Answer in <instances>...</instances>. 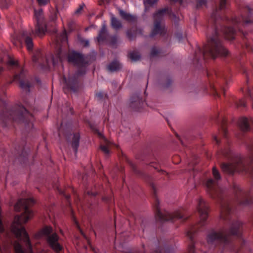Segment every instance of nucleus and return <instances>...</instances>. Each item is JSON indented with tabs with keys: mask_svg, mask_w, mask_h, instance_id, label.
Masks as SVG:
<instances>
[{
	"mask_svg": "<svg viewBox=\"0 0 253 253\" xmlns=\"http://www.w3.org/2000/svg\"><path fill=\"white\" fill-rule=\"evenodd\" d=\"M212 175L213 179H208L206 185L209 194L218 203L220 218L224 225L218 231L213 230L210 232L207 236V242L210 246L218 248L221 252L239 253L246 246V241L242 237V223L232 217V208L235 204L251 205L253 204V198L249 192L234 185V199L231 200L225 189L219 184L221 177L215 167L212 168Z\"/></svg>",
	"mask_w": 253,
	"mask_h": 253,
	"instance_id": "obj_1",
	"label": "nucleus"
},
{
	"mask_svg": "<svg viewBox=\"0 0 253 253\" xmlns=\"http://www.w3.org/2000/svg\"><path fill=\"white\" fill-rule=\"evenodd\" d=\"M227 0H220L219 7L213 11L208 22L207 43L203 48L198 46L195 51L193 63L197 68H203L209 58L215 59L218 56H228V51L223 45L220 36L230 41L234 39L237 32L241 34L243 41L241 46L248 51H253V40L249 39L243 28L253 24V9L249 6L241 8V16L231 19L225 16L222 10L226 8Z\"/></svg>",
	"mask_w": 253,
	"mask_h": 253,
	"instance_id": "obj_2",
	"label": "nucleus"
},
{
	"mask_svg": "<svg viewBox=\"0 0 253 253\" xmlns=\"http://www.w3.org/2000/svg\"><path fill=\"white\" fill-rule=\"evenodd\" d=\"M34 23L35 30H32L31 31H21L17 37V40L20 45L23 43L24 44L27 50L32 54L33 62L41 69H44L47 68L51 62L55 65L59 61H62V51L61 49H59L56 57L51 55L49 59L44 56V53L40 49H37L34 51L32 35L34 34L38 36H42L45 34L46 29L42 9H35Z\"/></svg>",
	"mask_w": 253,
	"mask_h": 253,
	"instance_id": "obj_3",
	"label": "nucleus"
},
{
	"mask_svg": "<svg viewBox=\"0 0 253 253\" xmlns=\"http://www.w3.org/2000/svg\"><path fill=\"white\" fill-rule=\"evenodd\" d=\"M35 204V201L31 198H20L14 206L16 211L19 212L23 211V212L20 215H16L14 217V221L11 225V230L16 238L22 240L27 248L31 249L32 245L29 235L23 226V223H26L33 216V211L30 208Z\"/></svg>",
	"mask_w": 253,
	"mask_h": 253,
	"instance_id": "obj_4",
	"label": "nucleus"
},
{
	"mask_svg": "<svg viewBox=\"0 0 253 253\" xmlns=\"http://www.w3.org/2000/svg\"><path fill=\"white\" fill-rule=\"evenodd\" d=\"M4 91L2 94H0V120L3 126L7 127L13 123H17L24 124L26 129H31L33 126V115L22 105L9 108L4 100Z\"/></svg>",
	"mask_w": 253,
	"mask_h": 253,
	"instance_id": "obj_5",
	"label": "nucleus"
},
{
	"mask_svg": "<svg viewBox=\"0 0 253 253\" xmlns=\"http://www.w3.org/2000/svg\"><path fill=\"white\" fill-rule=\"evenodd\" d=\"M68 61L77 68V71L72 76L67 79L63 77V82L65 84L64 89L76 92L80 86L79 77L86 73L87 66L90 64L89 56L80 52L72 51L68 54Z\"/></svg>",
	"mask_w": 253,
	"mask_h": 253,
	"instance_id": "obj_6",
	"label": "nucleus"
},
{
	"mask_svg": "<svg viewBox=\"0 0 253 253\" xmlns=\"http://www.w3.org/2000/svg\"><path fill=\"white\" fill-rule=\"evenodd\" d=\"M128 163L133 172L143 177L150 184L155 201L153 207L155 209V218L157 221L163 222L168 221L174 222L177 220H181L183 221L187 220V217L185 215L183 210L177 211L172 213L166 211H165L164 212H162L160 208V202L156 195V188L153 181L152 178L146 173L139 170L132 162H128Z\"/></svg>",
	"mask_w": 253,
	"mask_h": 253,
	"instance_id": "obj_7",
	"label": "nucleus"
},
{
	"mask_svg": "<svg viewBox=\"0 0 253 253\" xmlns=\"http://www.w3.org/2000/svg\"><path fill=\"white\" fill-rule=\"evenodd\" d=\"M208 84L207 89L210 90L211 93L215 97H219L220 92L225 94V85H227L231 80L229 71L223 72L217 69L207 70Z\"/></svg>",
	"mask_w": 253,
	"mask_h": 253,
	"instance_id": "obj_8",
	"label": "nucleus"
},
{
	"mask_svg": "<svg viewBox=\"0 0 253 253\" xmlns=\"http://www.w3.org/2000/svg\"><path fill=\"white\" fill-rule=\"evenodd\" d=\"M58 135L59 137L63 136L66 138L68 142L71 145L75 154L76 155L80 140L79 132H74L73 127L70 125L64 126V123L62 122L58 128Z\"/></svg>",
	"mask_w": 253,
	"mask_h": 253,
	"instance_id": "obj_9",
	"label": "nucleus"
},
{
	"mask_svg": "<svg viewBox=\"0 0 253 253\" xmlns=\"http://www.w3.org/2000/svg\"><path fill=\"white\" fill-rule=\"evenodd\" d=\"M166 13L175 17V15L172 12L171 10H169L168 8H164L159 10L154 14V26L149 35L151 38H153L157 35L162 36L165 35L166 33L165 29L161 25V22L163 20L164 15Z\"/></svg>",
	"mask_w": 253,
	"mask_h": 253,
	"instance_id": "obj_10",
	"label": "nucleus"
},
{
	"mask_svg": "<svg viewBox=\"0 0 253 253\" xmlns=\"http://www.w3.org/2000/svg\"><path fill=\"white\" fill-rule=\"evenodd\" d=\"M52 232L53 229L50 226H45L41 231V234L46 238L47 242L52 249L59 253L62 251L63 247L58 242V235Z\"/></svg>",
	"mask_w": 253,
	"mask_h": 253,
	"instance_id": "obj_11",
	"label": "nucleus"
},
{
	"mask_svg": "<svg viewBox=\"0 0 253 253\" xmlns=\"http://www.w3.org/2000/svg\"><path fill=\"white\" fill-rule=\"evenodd\" d=\"M13 80L19 82L21 88L25 89L27 92H30L31 84L27 79L25 71L22 69L19 74L14 76Z\"/></svg>",
	"mask_w": 253,
	"mask_h": 253,
	"instance_id": "obj_12",
	"label": "nucleus"
},
{
	"mask_svg": "<svg viewBox=\"0 0 253 253\" xmlns=\"http://www.w3.org/2000/svg\"><path fill=\"white\" fill-rule=\"evenodd\" d=\"M146 105V103L137 93L132 95L130 98L129 106L134 111H141Z\"/></svg>",
	"mask_w": 253,
	"mask_h": 253,
	"instance_id": "obj_13",
	"label": "nucleus"
},
{
	"mask_svg": "<svg viewBox=\"0 0 253 253\" xmlns=\"http://www.w3.org/2000/svg\"><path fill=\"white\" fill-rule=\"evenodd\" d=\"M146 164L148 165L151 167L154 168L155 169L158 170L159 172L161 173L162 174L164 175H168V173L164 170L161 169L159 170V167H161L162 163L160 162V158L156 156H153L151 158H150L146 162Z\"/></svg>",
	"mask_w": 253,
	"mask_h": 253,
	"instance_id": "obj_14",
	"label": "nucleus"
},
{
	"mask_svg": "<svg viewBox=\"0 0 253 253\" xmlns=\"http://www.w3.org/2000/svg\"><path fill=\"white\" fill-rule=\"evenodd\" d=\"M109 36V34L107 30L105 22H104L102 24V27L100 30L98 32L97 37V42L99 43L107 41Z\"/></svg>",
	"mask_w": 253,
	"mask_h": 253,
	"instance_id": "obj_15",
	"label": "nucleus"
},
{
	"mask_svg": "<svg viewBox=\"0 0 253 253\" xmlns=\"http://www.w3.org/2000/svg\"><path fill=\"white\" fill-rule=\"evenodd\" d=\"M126 36L129 40H134L137 34H142V30L140 28L135 27L134 29L131 28L126 32Z\"/></svg>",
	"mask_w": 253,
	"mask_h": 253,
	"instance_id": "obj_16",
	"label": "nucleus"
},
{
	"mask_svg": "<svg viewBox=\"0 0 253 253\" xmlns=\"http://www.w3.org/2000/svg\"><path fill=\"white\" fill-rule=\"evenodd\" d=\"M119 14L123 19L128 22H135L136 21L137 17L135 16L128 13L122 9L119 10Z\"/></svg>",
	"mask_w": 253,
	"mask_h": 253,
	"instance_id": "obj_17",
	"label": "nucleus"
},
{
	"mask_svg": "<svg viewBox=\"0 0 253 253\" xmlns=\"http://www.w3.org/2000/svg\"><path fill=\"white\" fill-rule=\"evenodd\" d=\"M111 26L115 30H118L122 27L121 21L116 18L113 14L111 15Z\"/></svg>",
	"mask_w": 253,
	"mask_h": 253,
	"instance_id": "obj_18",
	"label": "nucleus"
},
{
	"mask_svg": "<svg viewBox=\"0 0 253 253\" xmlns=\"http://www.w3.org/2000/svg\"><path fill=\"white\" fill-rule=\"evenodd\" d=\"M122 65L117 60H114L111 62L107 66L108 70L111 72H115L122 68Z\"/></svg>",
	"mask_w": 253,
	"mask_h": 253,
	"instance_id": "obj_19",
	"label": "nucleus"
},
{
	"mask_svg": "<svg viewBox=\"0 0 253 253\" xmlns=\"http://www.w3.org/2000/svg\"><path fill=\"white\" fill-rule=\"evenodd\" d=\"M111 146V142L108 140H105V143L104 144L101 145L100 149L106 155H109L110 154V149Z\"/></svg>",
	"mask_w": 253,
	"mask_h": 253,
	"instance_id": "obj_20",
	"label": "nucleus"
},
{
	"mask_svg": "<svg viewBox=\"0 0 253 253\" xmlns=\"http://www.w3.org/2000/svg\"><path fill=\"white\" fill-rule=\"evenodd\" d=\"M13 248L15 253H25L21 244L17 241L14 242Z\"/></svg>",
	"mask_w": 253,
	"mask_h": 253,
	"instance_id": "obj_21",
	"label": "nucleus"
},
{
	"mask_svg": "<svg viewBox=\"0 0 253 253\" xmlns=\"http://www.w3.org/2000/svg\"><path fill=\"white\" fill-rule=\"evenodd\" d=\"M16 152L14 154V155L15 157H18V156H20V157H23L24 159H26L27 158V157L28 156V153L27 152L25 151V148H21V150L20 149H18V150H17L16 149Z\"/></svg>",
	"mask_w": 253,
	"mask_h": 253,
	"instance_id": "obj_22",
	"label": "nucleus"
},
{
	"mask_svg": "<svg viewBox=\"0 0 253 253\" xmlns=\"http://www.w3.org/2000/svg\"><path fill=\"white\" fill-rule=\"evenodd\" d=\"M129 58L134 61H138L140 58V55L138 52L133 51L128 54Z\"/></svg>",
	"mask_w": 253,
	"mask_h": 253,
	"instance_id": "obj_23",
	"label": "nucleus"
},
{
	"mask_svg": "<svg viewBox=\"0 0 253 253\" xmlns=\"http://www.w3.org/2000/svg\"><path fill=\"white\" fill-rule=\"evenodd\" d=\"M56 42L57 43L64 42L67 40V37L66 32H63L60 36L56 35Z\"/></svg>",
	"mask_w": 253,
	"mask_h": 253,
	"instance_id": "obj_24",
	"label": "nucleus"
},
{
	"mask_svg": "<svg viewBox=\"0 0 253 253\" xmlns=\"http://www.w3.org/2000/svg\"><path fill=\"white\" fill-rule=\"evenodd\" d=\"M160 55H161L160 50L159 49H157L156 47H153L151 49L150 56L151 57H154Z\"/></svg>",
	"mask_w": 253,
	"mask_h": 253,
	"instance_id": "obj_25",
	"label": "nucleus"
},
{
	"mask_svg": "<svg viewBox=\"0 0 253 253\" xmlns=\"http://www.w3.org/2000/svg\"><path fill=\"white\" fill-rule=\"evenodd\" d=\"M118 36L117 35L109 36H108L107 41L109 42L110 43L114 45L117 42Z\"/></svg>",
	"mask_w": 253,
	"mask_h": 253,
	"instance_id": "obj_26",
	"label": "nucleus"
},
{
	"mask_svg": "<svg viewBox=\"0 0 253 253\" xmlns=\"http://www.w3.org/2000/svg\"><path fill=\"white\" fill-rule=\"evenodd\" d=\"M235 104L238 108H245L247 104L244 99H239L235 101Z\"/></svg>",
	"mask_w": 253,
	"mask_h": 253,
	"instance_id": "obj_27",
	"label": "nucleus"
},
{
	"mask_svg": "<svg viewBox=\"0 0 253 253\" xmlns=\"http://www.w3.org/2000/svg\"><path fill=\"white\" fill-rule=\"evenodd\" d=\"M7 64L9 67H17L18 66L16 61L11 59L9 56H7Z\"/></svg>",
	"mask_w": 253,
	"mask_h": 253,
	"instance_id": "obj_28",
	"label": "nucleus"
},
{
	"mask_svg": "<svg viewBox=\"0 0 253 253\" xmlns=\"http://www.w3.org/2000/svg\"><path fill=\"white\" fill-rule=\"evenodd\" d=\"M97 192H93V191H88L85 194V200H87V197H94L96 195H97Z\"/></svg>",
	"mask_w": 253,
	"mask_h": 253,
	"instance_id": "obj_29",
	"label": "nucleus"
},
{
	"mask_svg": "<svg viewBox=\"0 0 253 253\" xmlns=\"http://www.w3.org/2000/svg\"><path fill=\"white\" fill-rule=\"evenodd\" d=\"M171 84V79L169 77H167L165 79V83L164 84H163V86L164 87L168 88L170 85Z\"/></svg>",
	"mask_w": 253,
	"mask_h": 253,
	"instance_id": "obj_30",
	"label": "nucleus"
},
{
	"mask_svg": "<svg viewBox=\"0 0 253 253\" xmlns=\"http://www.w3.org/2000/svg\"><path fill=\"white\" fill-rule=\"evenodd\" d=\"M58 191L59 193L63 195L64 197L66 198V199L67 200L68 202H69V200L70 199V196L69 195L66 194L64 191H63L62 189L58 188Z\"/></svg>",
	"mask_w": 253,
	"mask_h": 253,
	"instance_id": "obj_31",
	"label": "nucleus"
},
{
	"mask_svg": "<svg viewBox=\"0 0 253 253\" xmlns=\"http://www.w3.org/2000/svg\"><path fill=\"white\" fill-rule=\"evenodd\" d=\"M9 3V0H0V6L2 8H7Z\"/></svg>",
	"mask_w": 253,
	"mask_h": 253,
	"instance_id": "obj_32",
	"label": "nucleus"
},
{
	"mask_svg": "<svg viewBox=\"0 0 253 253\" xmlns=\"http://www.w3.org/2000/svg\"><path fill=\"white\" fill-rule=\"evenodd\" d=\"M197 0V7L199 8L201 6L206 5L207 3V0Z\"/></svg>",
	"mask_w": 253,
	"mask_h": 253,
	"instance_id": "obj_33",
	"label": "nucleus"
},
{
	"mask_svg": "<svg viewBox=\"0 0 253 253\" xmlns=\"http://www.w3.org/2000/svg\"><path fill=\"white\" fill-rule=\"evenodd\" d=\"M80 41L81 43L83 45L84 47H87L89 46V41L84 39H80Z\"/></svg>",
	"mask_w": 253,
	"mask_h": 253,
	"instance_id": "obj_34",
	"label": "nucleus"
},
{
	"mask_svg": "<svg viewBox=\"0 0 253 253\" xmlns=\"http://www.w3.org/2000/svg\"><path fill=\"white\" fill-rule=\"evenodd\" d=\"M4 232V228L1 220V210L0 209V233H2Z\"/></svg>",
	"mask_w": 253,
	"mask_h": 253,
	"instance_id": "obj_35",
	"label": "nucleus"
},
{
	"mask_svg": "<svg viewBox=\"0 0 253 253\" xmlns=\"http://www.w3.org/2000/svg\"><path fill=\"white\" fill-rule=\"evenodd\" d=\"M40 6H44L46 5L49 2L48 0H37Z\"/></svg>",
	"mask_w": 253,
	"mask_h": 253,
	"instance_id": "obj_36",
	"label": "nucleus"
},
{
	"mask_svg": "<svg viewBox=\"0 0 253 253\" xmlns=\"http://www.w3.org/2000/svg\"><path fill=\"white\" fill-rule=\"evenodd\" d=\"M213 141L215 142L217 145H219L220 143L221 140L219 136L216 135L213 136Z\"/></svg>",
	"mask_w": 253,
	"mask_h": 253,
	"instance_id": "obj_37",
	"label": "nucleus"
},
{
	"mask_svg": "<svg viewBox=\"0 0 253 253\" xmlns=\"http://www.w3.org/2000/svg\"><path fill=\"white\" fill-rule=\"evenodd\" d=\"M156 1L155 0H145L144 1L145 4H148L150 6L153 5L156 3Z\"/></svg>",
	"mask_w": 253,
	"mask_h": 253,
	"instance_id": "obj_38",
	"label": "nucleus"
},
{
	"mask_svg": "<svg viewBox=\"0 0 253 253\" xmlns=\"http://www.w3.org/2000/svg\"><path fill=\"white\" fill-rule=\"evenodd\" d=\"M103 96L104 93L102 92H99L96 93V97L99 99H101Z\"/></svg>",
	"mask_w": 253,
	"mask_h": 253,
	"instance_id": "obj_39",
	"label": "nucleus"
},
{
	"mask_svg": "<svg viewBox=\"0 0 253 253\" xmlns=\"http://www.w3.org/2000/svg\"><path fill=\"white\" fill-rule=\"evenodd\" d=\"M84 5L83 4L82 5H80L79 7L75 11L76 14H78L81 12V11L83 10Z\"/></svg>",
	"mask_w": 253,
	"mask_h": 253,
	"instance_id": "obj_40",
	"label": "nucleus"
},
{
	"mask_svg": "<svg viewBox=\"0 0 253 253\" xmlns=\"http://www.w3.org/2000/svg\"><path fill=\"white\" fill-rule=\"evenodd\" d=\"M24 103H25V105H26L27 107H29V108H32V105L33 102H32V103L28 102L27 100H24Z\"/></svg>",
	"mask_w": 253,
	"mask_h": 253,
	"instance_id": "obj_41",
	"label": "nucleus"
},
{
	"mask_svg": "<svg viewBox=\"0 0 253 253\" xmlns=\"http://www.w3.org/2000/svg\"><path fill=\"white\" fill-rule=\"evenodd\" d=\"M182 37V35L181 33L177 34V38L178 39L179 41H181Z\"/></svg>",
	"mask_w": 253,
	"mask_h": 253,
	"instance_id": "obj_42",
	"label": "nucleus"
},
{
	"mask_svg": "<svg viewBox=\"0 0 253 253\" xmlns=\"http://www.w3.org/2000/svg\"><path fill=\"white\" fill-rule=\"evenodd\" d=\"M74 220L75 223L76 224V225L77 227V228L80 229L79 223L78 222V221L76 220V219L75 218L74 219Z\"/></svg>",
	"mask_w": 253,
	"mask_h": 253,
	"instance_id": "obj_43",
	"label": "nucleus"
},
{
	"mask_svg": "<svg viewBox=\"0 0 253 253\" xmlns=\"http://www.w3.org/2000/svg\"><path fill=\"white\" fill-rule=\"evenodd\" d=\"M79 201H80V204L81 206L82 207H83L84 206L83 205L84 204V203L85 202V201H82L80 199H79ZM83 208L84 209V208L83 207Z\"/></svg>",
	"mask_w": 253,
	"mask_h": 253,
	"instance_id": "obj_44",
	"label": "nucleus"
},
{
	"mask_svg": "<svg viewBox=\"0 0 253 253\" xmlns=\"http://www.w3.org/2000/svg\"><path fill=\"white\" fill-rule=\"evenodd\" d=\"M176 136L177 138L178 139H179V140H180V141H181V144L183 145V142H182V141L180 140V137H179V135H178V134H176Z\"/></svg>",
	"mask_w": 253,
	"mask_h": 253,
	"instance_id": "obj_45",
	"label": "nucleus"
},
{
	"mask_svg": "<svg viewBox=\"0 0 253 253\" xmlns=\"http://www.w3.org/2000/svg\"><path fill=\"white\" fill-rule=\"evenodd\" d=\"M0 62L1 63H3L5 62V61H4V60L3 59H0Z\"/></svg>",
	"mask_w": 253,
	"mask_h": 253,
	"instance_id": "obj_46",
	"label": "nucleus"
},
{
	"mask_svg": "<svg viewBox=\"0 0 253 253\" xmlns=\"http://www.w3.org/2000/svg\"><path fill=\"white\" fill-rule=\"evenodd\" d=\"M3 71L2 67L0 66V74Z\"/></svg>",
	"mask_w": 253,
	"mask_h": 253,
	"instance_id": "obj_47",
	"label": "nucleus"
},
{
	"mask_svg": "<svg viewBox=\"0 0 253 253\" xmlns=\"http://www.w3.org/2000/svg\"><path fill=\"white\" fill-rule=\"evenodd\" d=\"M171 2H177L178 1H179L178 0H170Z\"/></svg>",
	"mask_w": 253,
	"mask_h": 253,
	"instance_id": "obj_48",
	"label": "nucleus"
},
{
	"mask_svg": "<svg viewBox=\"0 0 253 253\" xmlns=\"http://www.w3.org/2000/svg\"><path fill=\"white\" fill-rule=\"evenodd\" d=\"M237 137H238L239 139H242V136H241L238 135V136H237Z\"/></svg>",
	"mask_w": 253,
	"mask_h": 253,
	"instance_id": "obj_49",
	"label": "nucleus"
},
{
	"mask_svg": "<svg viewBox=\"0 0 253 253\" xmlns=\"http://www.w3.org/2000/svg\"><path fill=\"white\" fill-rule=\"evenodd\" d=\"M105 1L106 2H108V0H102V2H104V1Z\"/></svg>",
	"mask_w": 253,
	"mask_h": 253,
	"instance_id": "obj_50",
	"label": "nucleus"
},
{
	"mask_svg": "<svg viewBox=\"0 0 253 253\" xmlns=\"http://www.w3.org/2000/svg\"><path fill=\"white\" fill-rule=\"evenodd\" d=\"M70 110H71V112H72V108H70Z\"/></svg>",
	"mask_w": 253,
	"mask_h": 253,
	"instance_id": "obj_51",
	"label": "nucleus"
},
{
	"mask_svg": "<svg viewBox=\"0 0 253 253\" xmlns=\"http://www.w3.org/2000/svg\"><path fill=\"white\" fill-rule=\"evenodd\" d=\"M98 134H99V135H101V133H98Z\"/></svg>",
	"mask_w": 253,
	"mask_h": 253,
	"instance_id": "obj_52",
	"label": "nucleus"
},
{
	"mask_svg": "<svg viewBox=\"0 0 253 253\" xmlns=\"http://www.w3.org/2000/svg\"><path fill=\"white\" fill-rule=\"evenodd\" d=\"M250 253H251V252H250Z\"/></svg>",
	"mask_w": 253,
	"mask_h": 253,
	"instance_id": "obj_53",
	"label": "nucleus"
}]
</instances>
